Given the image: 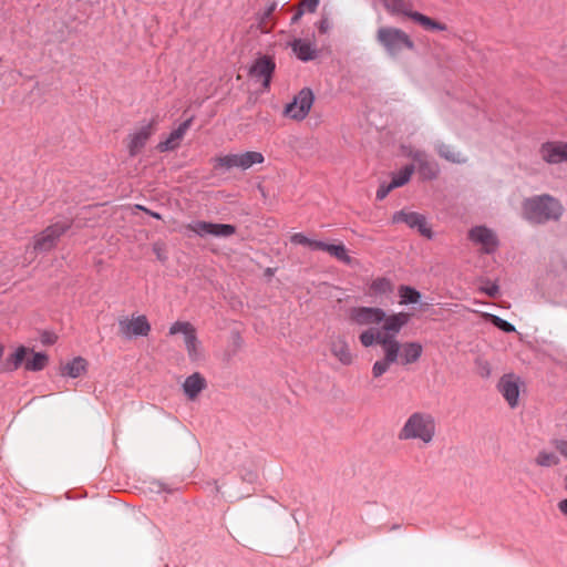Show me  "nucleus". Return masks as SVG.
Masks as SVG:
<instances>
[{
  "instance_id": "1",
  "label": "nucleus",
  "mask_w": 567,
  "mask_h": 567,
  "mask_svg": "<svg viewBox=\"0 0 567 567\" xmlns=\"http://www.w3.org/2000/svg\"><path fill=\"white\" fill-rule=\"evenodd\" d=\"M349 320L357 326H367L360 336V342L368 348L373 344L385 346L390 341V317L379 308L354 307L349 310Z\"/></svg>"
},
{
  "instance_id": "2",
  "label": "nucleus",
  "mask_w": 567,
  "mask_h": 567,
  "mask_svg": "<svg viewBox=\"0 0 567 567\" xmlns=\"http://www.w3.org/2000/svg\"><path fill=\"white\" fill-rule=\"evenodd\" d=\"M563 214L561 203L548 194L534 195L525 198L522 203V217L534 225L556 221Z\"/></svg>"
},
{
  "instance_id": "3",
  "label": "nucleus",
  "mask_w": 567,
  "mask_h": 567,
  "mask_svg": "<svg viewBox=\"0 0 567 567\" xmlns=\"http://www.w3.org/2000/svg\"><path fill=\"white\" fill-rule=\"evenodd\" d=\"M436 434V422L429 412H414L405 421L399 433L401 440H416L425 445L433 442Z\"/></svg>"
},
{
  "instance_id": "4",
  "label": "nucleus",
  "mask_w": 567,
  "mask_h": 567,
  "mask_svg": "<svg viewBox=\"0 0 567 567\" xmlns=\"http://www.w3.org/2000/svg\"><path fill=\"white\" fill-rule=\"evenodd\" d=\"M49 362L45 353L34 352L33 349L20 346L4 361L3 371L12 372L20 367H24L27 371H41Z\"/></svg>"
},
{
  "instance_id": "5",
  "label": "nucleus",
  "mask_w": 567,
  "mask_h": 567,
  "mask_svg": "<svg viewBox=\"0 0 567 567\" xmlns=\"http://www.w3.org/2000/svg\"><path fill=\"white\" fill-rule=\"evenodd\" d=\"M392 14L409 18L421 25L425 31L444 32L447 30L445 23L415 11L410 0H392Z\"/></svg>"
},
{
  "instance_id": "6",
  "label": "nucleus",
  "mask_w": 567,
  "mask_h": 567,
  "mask_svg": "<svg viewBox=\"0 0 567 567\" xmlns=\"http://www.w3.org/2000/svg\"><path fill=\"white\" fill-rule=\"evenodd\" d=\"M467 238L473 246L485 255H494L501 246L496 230L486 225L473 226L468 230Z\"/></svg>"
},
{
  "instance_id": "7",
  "label": "nucleus",
  "mask_w": 567,
  "mask_h": 567,
  "mask_svg": "<svg viewBox=\"0 0 567 567\" xmlns=\"http://www.w3.org/2000/svg\"><path fill=\"white\" fill-rule=\"evenodd\" d=\"M214 167L217 168H240L243 171L249 169L251 166L262 164L265 157L260 152L248 151L239 154H228L218 156L214 159Z\"/></svg>"
},
{
  "instance_id": "8",
  "label": "nucleus",
  "mask_w": 567,
  "mask_h": 567,
  "mask_svg": "<svg viewBox=\"0 0 567 567\" xmlns=\"http://www.w3.org/2000/svg\"><path fill=\"white\" fill-rule=\"evenodd\" d=\"M71 227L70 221H58L48 226L44 230L34 236L32 249L34 252H47L52 250L61 236Z\"/></svg>"
},
{
  "instance_id": "9",
  "label": "nucleus",
  "mask_w": 567,
  "mask_h": 567,
  "mask_svg": "<svg viewBox=\"0 0 567 567\" xmlns=\"http://www.w3.org/2000/svg\"><path fill=\"white\" fill-rule=\"evenodd\" d=\"M182 333L184 343L190 361H198L203 358V349L197 338L195 327L187 321H176L169 327V334Z\"/></svg>"
},
{
  "instance_id": "10",
  "label": "nucleus",
  "mask_w": 567,
  "mask_h": 567,
  "mask_svg": "<svg viewBox=\"0 0 567 567\" xmlns=\"http://www.w3.org/2000/svg\"><path fill=\"white\" fill-rule=\"evenodd\" d=\"M398 157L411 158L419 169V174L424 179H433L439 174L437 165L429 159L425 152L415 150L411 145L402 144Z\"/></svg>"
},
{
  "instance_id": "11",
  "label": "nucleus",
  "mask_w": 567,
  "mask_h": 567,
  "mask_svg": "<svg viewBox=\"0 0 567 567\" xmlns=\"http://www.w3.org/2000/svg\"><path fill=\"white\" fill-rule=\"evenodd\" d=\"M155 118L133 130L125 138V145L131 157L138 155L156 131Z\"/></svg>"
},
{
  "instance_id": "12",
  "label": "nucleus",
  "mask_w": 567,
  "mask_h": 567,
  "mask_svg": "<svg viewBox=\"0 0 567 567\" xmlns=\"http://www.w3.org/2000/svg\"><path fill=\"white\" fill-rule=\"evenodd\" d=\"M392 223H403L408 227L417 230V233L427 238H433V230L424 215L416 212L403 209L392 215Z\"/></svg>"
},
{
  "instance_id": "13",
  "label": "nucleus",
  "mask_w": 567,
  "mask_h": 567,
  "mask_svg": "<svg viewBox=\"0 0 567 567\" xmlns=\"http://www.w3.org/2000/svg\"><path fill=\"white\" fill-rule=\"evenodd\" d=\"M186 227L199 237L209 235L217 238H227L236 234V227L229 224H214L197 220L188 224Z\"/></svg>"
},
{
  "instance_id": "14",
  "label": "nucleus",
  "mask_w": 567,
  "mask_h": 567,
  "mask_svg": "<svg viewBox=\"0 0 567 567\" xmlns=\"http://www.w3.org/2000/svg\"><path fill=\"white\" fill-rule=\"evenodd\" d=\"M313 94L311 90L303 89L301 90L293 99L291 103H289L285 109V114L290 118L300 121L303 120L312 104H313Z\"/></svg>"
},
{
  "instance_id": "15",
  "label": "nucleus",
  "mask_w": 567,
  "mask_h": 567,
  "mask_svg": "<svg viewBox=\"0 0 567 567\" xmlns=\"http://www.w3.org/2000/svg\"><path fill=\"white\" fill-rule=\"evenodd\" d=\"M540 158L549 165H567V142L548 141L539 147Z\"/></svg>"
},
{
  "instance_id": "16",
  "label": "nucleus",
  "mask_w": 567,
  "mask_h": 567,
  "mask_svg": "<svg viewBox=\"0 0 567 567\" xmlns=\"http://www.w3.org/2000/svg\"><path fill=\"white\" fill-rule=\"evenodd\" d=\"M423 348L419 342L399 343L392 340V362L410 364L417 361Z\"/></svg>"
},
{
  "instance_id": "17",
  "label": "nucleus",
  "mask_w": 567,
  "mask_h": 567,
  "mask_svg": "<svg viewBox=\"0 0 567 567\" xmlns=\"http://www.w3.org/2000/svg\"><path fill=\"white\" fill-rule=\"evenodd\" d=\"M520 386L522 380L515 374L503 375L497 384L498 391L512 409L518 405Z\"/></svg>"
},
{
  "instance_id": "18",
  "label": "nucleus",
  "mask_w": 567,
  "mask_h": 567,
  "mask_svg": "<svg viewBox=\"0 0 567 567\" xmlns=\"http://www.w3.org/2000/svg\"><path fill=\"white\" fill-rule=\"evenodd\" d=\"M118 329L120 333L127 338L147 336L151 331V324L145 316H137L120 319Z\"/></svg>"
},
{
  "instance_id": "19",
  "label": "nucleus",
  "mask_w": 567,
  "mask_h": 567,
  "mask_svg": "<svg viewBox=\"0 0 567 567\" xmlns=\"http://www.w3.org/2000/svg\"><path fill=\"white\" fill-rule=\"evenodd\" d=\"M329 350L331 354L343 365H350L354 361V354L351 352L350 347L344 337L332 334L329 338Z\"/></svg>"
},
{
  "instance_id": "20",
  "label": "nucleus",
  "mask_w": 567,
  "mask_h": 567,
  "mask_svg": "<svg viewBox=\"0 0 567 567\" xmlns=\"http://www.w3.org/2000/svg\"><path fill=\"white\" fill-rule=\"evenodd\" d=\"M415 51L416 45L411 35L401 29L392 28V59Z\"/></svg>"
},
{
  "instance_id": "21",
  "label": "nucleus",
  "mask_w": 567,
  "mask_h": 567,
  "mask_svg": "<svg viewBox=\"0 0 567 567\" xmlns=\"http://www.w3.org/2000/svg\"><path fill=\"white\" fill-rule=\"evenodd\" d=\"M274 69V61L267 56H262L251 65L249 74L252 79L260 82L265 89H267L269 86Z\"/></svg>"
},
{
  "instance_id": "22",
  "label": "nucleus",
  "mask_w": 567,
  "mask_h": 567,
  "mask_svg": "<svg viewBox=\"0 0 567 567\" xmlns=\"http://www.w3.org/2000/svg\"><path fill=\"white\" fill-rule=\"evenodd\" d=\"M433 148L441 158L450 163L464 164L467 162V156L462 151L440 138L433 142Z\"/></svg>"
},
{
  "instance_id": "23",
  "label": "nucleus",
  "mask_w": 567,
  "mask_h": 567,
  "mask_svg": "<svg viewBox=\"0 0 567 567\" xmlns=\"http://www.w3.org/2000/svg\"><path fill=\"white\" fill-rule=\"evenodd\" d=\"M190 124H192V118L183 122L175 131H173L168 135V137L166 140L161 141L157 144V146H156L157 151L164 153V152L176 150L179 146L182 140L184 138Z\"/></svg>"
},
{
  "instance_id": "24",
  "label": "nucleus",
  "mask_w": 567,
  "mask_h": 567,
  "mask_svg": "<svg viewBox=\"0 0 567 567\" xmlns=\"http://www.w3.org/2000/svg\"><path fill=\"white\" fill-rule=\"evenodd\" d=\"M206 388L207 381L199 372L190 374L185 379L183 383L184 394L190 401H195L200 394V392Z\"/></svg>"
},
{
  "instance_id": "25",
  "label": "nucleus",
  "mask_w": 567,
  "mask_h": 567,
  "mask_svg": "<svg viewBox=\"0 0 567 567\" xmlns=\"http://www.w3.org/2000/svg\"><path fill=\"white\" fill-rule=\"evenodd\" d=\"M289 45L297 58L301 61H311L317 58L318 50L316 43L310 40L295 39L289 43Z\"/></svg>"
},
{
  "instance_id": "26",
  "label": "nucleus",
  "mask_w": 567,
  "mask_h": 567,
  "mask_svg": "<svg viewBox=\"0 0 567 567\" xmlns=\"http://www.w3.org/2000/svg\"><path fill=\"white\" fill-rule=\"evenodd\" d=\"M316 246L318 247V250L327 251L337 260L346 265L353 266L357 264V261L349 255L348 249L343 244L333 245L326 244L322 241L321 244H317Z\"/></svg>"
},
{
  "instance_id": "27",
  "label": "nucleus",
  "mask_w": 567,
  "mask_h": 567,
  "mask_svg": "<svg viewBox=\"0 0 567 567\" xmlns=\"http://www.w3.org/2000/svg\"><path fill=\"white\" fill-rule=\"evenodd\" d=\"M86 365L87 362L85 359L76 357L62 367L61 373L70 378H79L86 371Z\"/></svg>"
},
{
  "instance_id": "28",
  "label": "nucleus",
  "mask_w": 567,
  "mask_h": 567,
  "mask_svg": "<svg viewBox=\"0 0 567 567\" xmlns=\"http://www.w3.org/2000/svg\"><path fill=\"white\" fill-rule=\"evenodd\" d=\"M398 297H399V303L402 306L416 305V303L421 302V298H422L421 293L416 289H414L410 286L399 287Z\"/></svg>"
},
{
  "instance_id": "29",
  "label": "nucleus",
  "mask_w": 567,
  "mask_h": 567,
  "mask_svg": "<svg viewBox=\"0 0 567 567\" xmlns=\"http://www.w3.org/2000/svg\"><path fill=\"white\" fill-rule=\"evenodd\" d=\"M414 164H406L403 166L402 169H400L398 174L392 175V188L400 187L406 184L410 181L414 172Z\"/></svg>"
},
{
  "instance_id": "30",
  "label": "nucleus",
  "mask_w": 567,
  "mask_h": 567,
  "mask_svg": "<svg viewBox=\"0 0 567 567\" xmlns=\"http://www.w3.org/2000/svg\"><path fill=\"white\" fill-rule=\"evenodd\" d=\"M535 463L542 467H551L558 465L559 457L551 451L542 450L538 452Z\"/></svg>"
},
{
  "instance_id": "31",
  "label": "nucleus",
  "mask_w": 567,
  "mask_h": 567,
  "mask_svg": "<svg viewBox=\"0 0 567 567\" xmlns=\"http://www.w3.org/2000/svg\"><path fill=\"white\" fill-rule=\"evenodd\" d=\"M384 348V359L377 361L372 368V374L374 378H379L384 374L390 367V341L382 346Z\"/></svg>"
},
{
  "instance_id": "32",
  "label": "nucleus",
  "mask_w": 567,
  "mask_h": 567,
  "mask_svg": "<svg viewBox=\"0 0 567 567\" xmlns=\"http://www.w3.org/2000/svg\"><path fill=\"white\" fill-rule=\"evenodd\" d=\"M484 318L488 319L495 327H497L498 329H501L502 331L504 332H515L516 331V328L514 324L507 322L506 320H504L503 318L496 316V315H492V313H488V312H483L482 315Z\"/></svg>"
},
{
  "instance_id": "33",
  "label": "nucleus",
  "mask_w": 567,
  "mask_h": 567,
  "mask_svg": "<svg viewBox=\"0 0 567 567\" xmlns=\"http://www.w3.org/2000/svg\"><path fill=\"white\" fill-rule=\"evenodd\" d=\"M290 240L291 243L293 244H297V245H303V246H308L310 247L311 249H316L318 250V247L316 246L317 244H321L322 241L320 240H312L308 237H306L303 234L301 233H296L293 234L291 237H290Z\"/></svg>"
},
{
  "instance_id": "34",
  "label": "nucleus",
  "mask_w": 567,
  "mask_h": 567,
  "mask_svg": "<svg viewBox=\"0 0 567 567\" xmlns=\"http://www.w3.org/2000/svg\"><path fill=\"white\" fill-rule=\"evenodd\" d=\"M410 318L411 315L408 312L392 315V334L399 332V330L409 322Z\"/></svg>"
},
{
  "instance_id": "35",
  "label": "nucleus",
  "mask_w": 567,
  "mask_h": 567,
  "mask_svg": "<svg viewBox=\"0 0 567 567\" xmlns=\"http://www.w3.org/2000/svg\"><path fill=\"white\" fill-rule=\"evenodd\" d=\"M388 286L389 282L386 279H377L371 284L368 293L370 296H377L379 292H384L388 289Z\"/></svg>"
},
{
  "instance_id": "36",
  "label": "nucleus",
  "mask_w": 567,
  "mask_h": 567,
  "mask_svg": "<svg viewBox=\"0 0 567 567\" xmlns=\"http://www.w3.org/2000/svg\"><path fill=\"white\" fill-rule=\"evenodd\" d=\"M480 290L489 297H496L499 292V287L496 282L485 281L484 285L480 287Z\"/></svg>"
},
{
  "instance_id": "37",
  "label": "nucleus",
  "mask_w": 567,
  "mask_h": 567,
  "mask_svg": "<svg viewBox=\"0 0 567 567\" xmlns=\"http://www.w3.org/2000/svg\"><path fill=\"white\" fill-rule=\"evenodd\" d=\"M379 42L386 49L390 48V30L388 28H381L378 32Z\"/></svg>"
},
{
  "instance_id": "38",
  "label": "nucleus",
  "mask_w": 567,
  "mask_h": 567,
  "mask_svg": "<svg viewBox=\"0 0 567 567\" xmlns=\"http://www.w3.org/2000/svg\"><path fill=\"white\" fill-rule=\"evenodd\" d=\"M153 251L156 255L157 259L161 261H166L167 255H166V248L164 244L155 243L153 245Z\"/></svg>"
},
{
  "instance_id": "39",
  "label": "nucleus",
  "mask_w": 567,
  "mask_h": 567,
  "mask_svg": "<svg viewBox=\"0 0 567 567\" xmlns=\"http://www.w3.org/2000/svg\"><path fill=\"white\" fill-rule=\"evenodd\" d=\"M555 449L560 455L567 458V441H556Z\"/></svg>"
},
{
  "instance_id": "40",
  "label": "nucleus",
  "mask_w": 567,
  "mask_h": 567,
  "mask_svg": "<svg viewBox=\"0 0 567 567\" xmlns=\"http://www.w3.org/2000/svg\"><path fill=\"white\" fill-rule=\"evenodd\" d=\"M331 28V23L328 18H322L318 22V30L320 33H327Z\"/></svg>"
},
{
  "instance_id": "41",
  "label": "nucleus",
  "mask_w": 567,
  "mask_h": 567,
  "mask_svg": "<svg viewBox=\"0 0 567 567\" xmlns=\"http://www.w3.org/2000/svg\"><path fill=\"white\" fill-rule=\"evenodd\" d=\"M390 193V185L382 184L377 192V199L383 200Z\"/></svg>"
},
{
  "instance_id": "42",
  "label": "nucleus",
  "mask_w": 567,
  "mask_h": 567,
  "mask_svg": "<svg viewBox=\"0 0 567 567\" xmlns=\"http://www.w3.org/2000/svg\"><path fill=\"white\" fill-rule=\"evenodd\" d=\"M557 508L564 516L567 517V498L559 501Z\"/></svg>"
},
{
  "instance_id": "43",
  "label": "nucleus",
  "mask_w": 567,
  "mask_h": 567,
  "mask_svg": "<svg viewBox=\"0 0 567 567\" xmlns=\"http://www.w3.org/2000/svg\"><path fill=\"white\" fill-rule=\"evenodd\" d=\"M481 365V374L484 377H488L491 373L489 364L485 361L480 362Z\"/></svg>"
},
{
  "instance_id": "44",
  "label": "nucleus",
  "mask_w": 567,
  "mask_h": 567,
  "mask_svg": "<svg viewBox=\"0 0 567 567\" xmlns=\"http://www.w3.org/2000/svg\"><path fill=\"white\" fill-rule=\"evenodd\" d=\"M136 208H138L141 210H144L145 213L150 214L154 218L161 219V215L159 214L154 213V212H150L147 208H145V207L141 206V205H136Z\"/></svg>"
},
{
  "instance_id": "45",
  "label": "nucleus",
  "mask_w": 567,
  "mask_h": 567,
  "mask_svg": "<svg viewBox=\"0 0 567 567\" xmlns=\"http://www.w3.org/2000/svg\"><path fill=\"white\" fill-rule=\"evenodd\" d=\"M301 7H307L310 12H313L317 9V6L311 9V0H302Z\"/></svg>"
},
{
  "instance_id": "46",
  "label": "nucleus",
  "mask_w": 567,
  "mask_h": 567,
  "mask_svg": "<svg viewBox=\"0 0 567 567\" xmlns=\"http://www.w3.org/2000/svg\"><path fill=\"white\" fill-rule=\"evenodd\" d=\"M302 13H303L302 10H298V12L292 17L291 21L293 23L297 22L300 19V17L302 16Z\"/></svg>"
},
{
  "instance_id": "47",
  "label": "nucleus",
  "mask_w": 567,
  "mask_h": 567,
  "mask_svg": "<svg viewBox=\"0 0 567 567\" xmlns=\"http://www.w3.org/2000/svg\"><path fill=\"white\" fill-rule=\"evenodd\" d=\"M3 353H4V347L0 343V361L3 358Z\"/></svg>"
},
{
  "instance_id": "48",
  "label": "nucleus",
  "mask_w": 567,
  "mask_h": 567,
  "mask_svg": "<svg viewBox=\"0 0 567 567\" xmlns=\"http://www.w3.org/2000/svg\"><path fill=\"white\" fill-rule=\"evenodd\" d=\"M319 0H311V9H313L315 6H318Z\"/></svg>"
},
{
  "instance_id": "49",
  "label": "nucleus",
  "mask_w": 567,
  "mask_h": 567,
  "mask_svg": "<svg viewBox=\"0 0 567 567\" xmlns=\"http://www.w3.org/2000/svg\"><path fill=\"white\" fill-rule=\"evenodd\" d=\"M564 488L567 493V475L564 477Z\"/></svg>"
},
{
  "instance_id": "50",
  "label": "nucleus",
  "mask_w": 567,
  "mask_h": 567,
  "mask_svg": "<svg viewBox=\"0 0 567 567\" xmlns=\"http://www.w3.org/2000/svg\"><path fill=\"white\" fill-rule=\"evenodd\" d=\"M267 275H272V270L270 268L267 269L266 271Z\"/></svg>"
},
{
  "instance_id": "51",
  "label": "nucleus",
  "mask_w": 567,
  "mask_h": 567,
  "mask_svg": "<svg viewBox=\"0 0 567 567\" xmlns=\"http://www.w3.org/2000/svg\"><path fill=\"white\" fill-rule=\"evenodd\" d=\"M0 372H4V371L2 370V368H0Z\"/></svg>"
}]
</instances>
